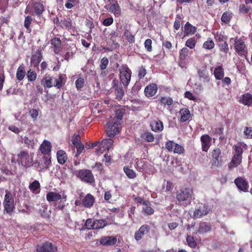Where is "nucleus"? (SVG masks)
I'll return each mask as SVG.
<instances>
[{
  "label": "nucleus",
  "instance_id": "nucleus-17",
  "mask_svg": "<svg viewBox=\"0 0 252 252\" xmlns=\"http://www.w3.org/2000/svg\"><path fill=\"white\" fill-rule=\"evenodd\" d=\"M112 88L114 90L115 99L119 101L121 100L125 94V92L122 85L114 83Z\"/></svg>",
  "mask_w": 252,
  "mask_h": 252
},
{
  "label": "nucleus",
  "instance_id": "nucleus-8",
  "mask_svg": "<svg viewBox=\"0 0 252 252\" xmlns=\"http://www.w3.org/2000/svg\"><path fill=\"white\" fill-rule=\"evenodd\" d=\"M193 191L189 188H183L177 192L176 198L179 202L184 201H190L192 198Z\"/></svg>",
  "mask_w": 252,
  "mask_h": 252
},
{
  "label": "nucleus",
  "instance_id": "nucleus-16",
  "mask_svg": "<svg viewBox=\"0 0 252 252\" xmlns=\"http://www.w3.org/2000/svg\"><path fill=\"white\" fill-rule=\"evenodd\" d=\"M211 137L208 134L202 135L200 137L201 148L203 152H207L211 146Z\"/></svg>",
  "mask_w": 252,
  "mask_h": 252
},
{
  "label": "nucleus",
  "instance_id": "nucleus-48",
  "mask_svg": "<svg viewBox=\"0 0 252 252\" xmlns=\"http://www.w3.org/2000/svg\"><path fill=\"white\" fill-rule=\"evenodd\" d=\"M124 36L129 43H133L135 42L134 35L129 30H126Z\"/></svg>",
  "mask_w": 252,
  "mask_h": 252
},
{
  "label": "nucleus",
  "instance_id": "nucleus-63",
  "mask_svg": "<svg viewBox=\"0 0 252 252\" xmlns=\"http://www.w3.org/2000/svg\"><path fill=\"white\" fill-rule=\"evenodd\" d=\"M175 144H176V143H174L173 141L169 140L165 143V148L168 151L172 152L174 149V147L175 146Z\"/></svg>",
  "mask_w": 252,
  "mask_h": 252
},
{
  "label": "nucleus",
  "instance_id": "nucleus-50",
  "mask_svg": "<svg viewBox=\"0 0 252 252\" xmlns=\"http://www.w3.org/2000/svg\"><path fill=\"white\" fill-rule=\"evenodd\" d=\"M40 187V185L39 182L37 180L34 181L32 183H31L29 186V189L33 192L35 193L36 191Z\"/></svg>",
  "mask_w": 252,
  "mask_h": 252
},
{
  "label": "nucleus",
  "instance_id": "nucleus-10",
  "mask_svg": "<svg viewBox=\"0 0 252 252\" xmlns=\"http://www.w3.org/2000/svg\"><path fill=\"white\" fill-rule=\"evenodd\" d=\"M57 247L48 241L44 242L42 245H37L36 248L37 252H57Z\"/></svg>",
  "mask_w": 252,
  "mask_h": 252
},
{
  "label": "nucleus",
  "instance_id": "nucleus-43",
  "mask_svg": "<svg viewBox=\"0 0 252 252\" xmlns=\"http://www.w3.org/2000/svg\"><path fill=\"white\" fill-rule=\"evenodd\" d=\"M141 137L147 142H153L155 139L154 135L150 132H145L141 135Z\"/></svg>",
  "mask_w": 252,
  "mask_h": 252
},
{
  "label": "nucleus",
  "instance_id": "nucleus-44",
  "mask_svg": "<svg viewBox=\"0 0 252 252\" xmlns=\"http://www.w3.org/2000/svg\"><path fill=\"white\" fill-rule=\"evenodd\" d=\"M184 32L187 34H194L196 32V28L193 27L191 24L187 22L185 25Z\"/></svg>",
  "mask_w": 252,
  "mask_h": 252
},
{
  "label": "nucleus",
  "instance_id": "nucleus-51",
  "mask_svg": "<svg viewBox=\"0 0 252 252\" xmlns=\"http://www.w3.org/2000/svg\"><path fill=\"white\" fill-rule=\"evenodd\" d=\"M215 44L213 41L210 38L208 39L203 44V47L206 49H212L214 48Z\"/></svg>",
  "mask_w": 252,
  "mask_h": 252
},
{
  "label": "nucleus",
  "instance_id": "nucleus-18",
  "mask_svg": "<svg viewBox=\"0 0 252 252\" xmlns=\"http://www.w3.org/2000/svg\"><path fill=\"white\" fill-rule=\"evenodd\" d=\"M152 131L156 132H159L164 128L163 124L162 121L157 119L153 121L150 125Z\"/></svg>",
  "mask_w": 252,
  "mask_h": 252
},
{
  "label": "nucleus",
  "instance_id": "nucleus-11",
  "mask_svg": "<svg viewBox=\"0 0 252 252\" xmlns=\"http://www.w3.org/2000/svg\"><path fill=\"white\" fill-rule=\"evenodd\" d=\"M234 182L240 190L244 192H247L249 191V183L246 179L241 177H239L234 180Z\"/></svg>",
  "mask_w": 252,
  "mask_h": 252
},
{
  "label": "nucleus",
  "instance_id": "nucleus-30",
  "mask_svg": "<svg viewBox=\"0 0 252 252\" xmlns=\"http://www.w3.org/2000/svg\"><path fill=\"white\" fill-rule=\"evenodd\" d=\"M52 145L51 143L47 140H44L40 145V151L42 154L46 155H49L51 152Z\"/></svg>",
  "mask_w": 252,
  "mask_h": 252
},
{
  "label": "nucleus",
  "instance_id": "nucleus-47",
  "mask_svg": "<svg viewBox=\"0 0 252 252\" xmlns=\"http://www.w3.org/2000/svg\"><path fill=\"white\" fill-rule=\"evenodd\" d=\"M32 17H25L24 26L26 29L27 32L29 33H30L32 31L30 25L32 24Z\"/></svg>",
  "mask_w": 252,
  "mask_h": 252
},
{
  "label": "nucleus",
  "instance_id": "nucleus-45",
  "mask_svg": "<svg viewBox=\"0 0 252 252\" xmlns=\"http://www.w3.org/2000/svg\"><path fill=\"white\" fill-rule=\"evenodd\" d=\"M107 225V223L104 220H95L94 229L103 228Z\"/></svg>",
  "mask_w": 252,
  "mask_h": 252
},
{
  "label": "nucleus",
  "instance_id": "nucleus-33",
  "mask_svg": "<svg viewBox=\"0 0 252 252\" xmlns=\"http://www.w3.org/2000/svg\"><path fill=\"white\" fill-rule=\"evenodd\" d=\"M214 74L217 80L222 79L224 75V72L222 65L218 66L215 68Z\"/></svg>",
  "mask_w": 252,
  "mask_h": 252
},
{
  "label": "nucleus",
  "instance_id": "nucleus-57",
  "mask_svg": "<svg viewBox=\"0 0 252 252\" xmlns=\"http://www.w3.org/2000/svg\"><path fill=\"white\" fill-rule=\"evenodd\" d=\"M134 200L137 203L143 204L145 206L151 205V203L148 200H144L142 198L137 196L134 198Z\"/></svg>",
  "mask_w": 252,
  "mask_h": 252
},
{
  "label": "nucleus",
  "instance_id": "nucleus-5",
  "mask_svg": "<svg viewBox=\"0 0 252 252\" xmlns=\"http://www.w3.org/2000/svg\"><path fill=\"white\" fill-rule=\"evenodd\" d=\"M121 82L125 87H127L130 81L131 71L126 64H123L119 69Z\"/></svg>",
  "mask_w": 252,
  "mask_h": 252
},
{
  "label": "nucleus",
  "instance_id": "nucleus-32",
  "mask_svg": "<svg viewBox=\"0 0 252 252\" xmlns=\"http://www.w3.org/2000/svg\"><path fill=\"white\" fill-rule=\"evenodd\" d=\"M147 162L143 159L137 158L135 160V167L140 172H143L146 168Z\"/></svg>",
  "mask_w": 252,
  "mask_h": 252
},
{
  "label": "nucleus",
  "instance_id": "nucleus-52",
  "mask_svg": "<svg viewBox=\"0 0 252 252\" xmlns=\"http://www.w3.org/2000/svg\"><path fill=\"white\" fill-rule=\"evenodd\" d=\"M218 46L220 47V51L224 53H227L229 51L228 44L226 41L219 43Z\"/></svg>",
  "mask_w": 252,
  "mask_h": 252
},
{
  "label": "nucleus",
  "instance_id": "nucleus-4",
  "mask_svg": "<svg viewBox=\"0 0 252 252\" xmlns=\"http://www.w3.org/2000/svg\"><path fill=\"white\" fill-rule=\"evenodd\" d=\"M3 205L4 210L9 215H11L15 209L14 199L11 192L6 189Z\"/></svg>",
  "mask_w": 252,
  "mask_h": 252
},
{
  "label": "nucleus",
  "instance_id": "nucleus-61",
  "mask_svg": "<svg viewBox=\"0 0 252 252\" xmlns=\"http://www.w3.org/2000/svg\"><path fill=\"white\" fill-rule=\"evenodd\" d=\"M152 41L151 39H147L144 42V47L148 52H151L152 49Z\"/></svg>",
  "mask_w": 252,
  "mask_h": 252
},
{
  "label": "nucleus",
  "instance_id": "nucleus-7",
  "mask_svg": "<svg viewBox=\"0 0 252 252\" xmlns=\"http://www.w3.org/2000/svg\"><path fill=\"white\" fill-rule=\"evenodd\" d=\"M121 123L115 120H110L107 123L106 134L110 137H114L119 133L121 130Z\"/></svg>",
  "mask_w": 252,
  "mask_h": 252
},
{
  "label": "nucleus",
  "instance_id": "nucleus-24",
  "mask_svg": "<svg viewBox=\"0 0 252 252\" xmlns=\"http://www.w3.org/2000/svg\"><path fill=\"white\" fill-rule=\"evenodd\" d=\"M51 43L54 47V52L56 54H59L62 51V42L60 38L54 37L51 40Z\"/></svg>",
  "mask_w": 252,
  "mask_h": 252
},
{
  "label": "nucleus",
  "instance_id": "nucleus-25",
  "mask_svg": "<svg viewBox=\"0 0 252 252\" xmlns=\"http://www.w3.org/2000/svg\"><path fill=\"white\" fill-rule=\"evenodd\" d=\"M179 114L180 115V122L182 123L186 122L189 120L191 117L190 111L188 108H183L180 110Z\"/></svg>",
  "mask_w": 252,
  "mask_h": 252
},
{
  "label": "nucleus",
  "instance_id": "nucleus-64",
  "mask_svg": "<svg viewBox=\"0 0 252 252\" xmlns=\"http://www.w3.org/2000/svg\"><path fill=\"white\" fill-rule=\"evenodd\" d=\"M250 10L251 8L249 6L244 4L240 5L239 7L240 12L243 14L248 13Z\"/></svg>",
  "mask_w": 252,
  "mask_h": 252
},
{
  "label": "nucleus",
  "instance_id": "nucleus-15",
  "mask_svg": "<svg viewBox=\"0 0 252 252\" xmlns=\"http://www.w3.org/2000/svg\"><path fill=\"white\" fill-rule=\"evenodd\" d=\"M197 73L200 81L204 83H208L210 82V77L206 66H203L199 68L197 70Z\"/></svg>",
  "mask_w": 252,
  "mask_h": 252
},
{
  "label": "nucleus",
  "instance_id": "nucleus-31",
  "mask_svg": "<svg viewBox=\"0 0 252 252\" xmlns=\"http://www.w3.org/2000/svg\"><path fill=\"white\" fill-rule=\"evenodd\" d=\"M242 160V156H233L231 160L228 164L229 168L237 167L241 164Z\"/></svg>",
  "mask_w": 252,
  "mask_h": 252
},
{
  "label": "nucleus",
  "instance_id": "nucleus-1",
  "mask_svg": "<svg viewBox=\"0 0 252 252\" xmlns=\"http://www.w3.org/2000/svg\"><path fill=\"white\" fill-rule=\"evenodd\" d=\"M41 84L45 88H50L53 86L60 89L63 84V75L60 74L58 78L53 79L49 75H45L41 81Z\"/></svg>",
  "mask_w": 252,
  "mask_h": 252
},
{
  "label": "nucleus",
  "instance_id": "nucleus-26",
  "mask_svg": "<svg viewBox=\"0 0 252 252\" xmlns=\"http://www.w3.org/2000/svg\"><path fill=\"white\" fill-rule=\"evenodd\" d=\"M116 237L113 236L103 237L100 240V244L105 246L114 245L116 243Z\"/></svg>",
  "mask_w": 252,
  "mask_h": 252
},
{
  "label": "nucleus",
  "instance_id": "nucleus-54",
  "mask_svg": "<svg viewBox=\"0 0 252 252\" xmlns=\"http://www.w3.org/2000/svg\"><path fill=\"white\" fill-rule=\"evenodd\" d=\"M233 148L235 151L234 155L237 156H242V154L243 153L244 151L243 148L241 147V143L237 145H234Z\"/></svg>",
  "mask_w": 252,
  "mask_h": 252
},
{
  "label": "nucleus",
  "instance_id": "nucleus-2",
  "mask_svg": "<svg viewBox=\"0 0 252 252\" xmlns=\"http://www.w3.org/2000/svg\"><path fill=\"white\" fill-rule=\"evenodd\" d=\"M233 39L234 40V49L236 53L241 57L246 56L248 51L244 38L236 37L235 38H231L230 40L231 41Z\"/></svg>",
  "mask_w": 252,
  "mask_h": 252
},
{
  "label": "nucleus",
  "instance_id": "nucleus-34",
  "mask_svg": "<svg viewBox=\"0 0 252 252\" xmlns=\"http://www.w3.org/2000/svg\"><path fill=\"white\" fill-rule=\"evenodd\" d=\"M26 75V71L25 66L23 64L20 65L17 68L16 77L18 81H21L23 80Z\"/></svg>",
  "mask_w": 252,
  "mask_h": 252
},
{
  "label": "nucleus",
  "instance_id": "nucleus-60",
  "mask_svg": "<svg viewBox=\"0 0 252 252\" xmlns=\"http://www.w3.org/2000/svg\"><path fill=\"white\" fill-rule=\"evenodd\" d=\"M196 44V41L194 38H190L186 42V46L190 49H193Z\"/></svg>",
  "mask_w": 252,
  "mask_h": 252
},
{
  "label": "nucleus",
  "instance_id": "nucleus-62",
  "mask_svg": "<svg viewBox=\"0 0 252 252\" xmlns=\"http://www.w3.org/2000/svg\"><path fill=\"white\" fill-rule=\"evenodd\" d=\"M203 88L202 85L199 83H195L193 88V91L197 94H200L203 91Z\"/></svg>",
  "mask_w": 252,
  "mask_h": 252
},
{
  "label": "nucleus",
  "instance_id": "nucleus-19",
  "mask_svg": "<svg viewBox=\"0 0 252 252\" xmlns=\"http://www.w3.org/2000/svg\"><path fill=\"white\" fill-rule=\"evenodd\" d=\"M213 163L215 165H219L221 162V152L219 148L214 149L212 152Z\"/></svg>",
  "mask_w": 252,
  "mask_h": 252
},
{
  "label": "nucleus",
  "instance_id": "nucleus-14",
  "mask_svg": "<svg viewBox=\"0 0 252 252\" xmlns=\"http://www.w3.org/2000/svg\"><path fill=\"white\" fill-rule=\"evenodd\" d=\"M60 17L61 19H59L58 17H56V18L54 19V22L57 24V26L68 30L71 29L72 26L70 19L66 20L65 18H63V17Z\"/></svg>",
  "mask_w": 252,
  "mask_h": 252
},
{
  "label": "nucleus",
  "instance_id": "nucleus-38",
  "mask_svg": "<svg viewBox=\"0 0 252 252\" xmlns=\"http://www.w3.org/2000/svg\"><path fill=\"white\" fill-rule=\"evenodd\" d=\"M118 36V33L116 31H112L109 35V40L108 43L110 45L117 46L118 43L116 41V39Z\"/></svg>",
  "mask_w": 252,
  "mask_h": 252
},
{
  "label": "nucleus",
  "instance_id": "nucleus-53",
  "mask_svg": "<svg viewBox=\"0 0 252 252\" xmlns=\"http://www.w3.org/2000/svg\"><path fill=\"white\" fill-rule=\"evenodd\" d=\"M85 226L88 229H94L95 220L92 219H88L85 222Z\"/></svg>",
  "mask_w": 252,
  "mask_h": 252
},
{
  "label": "nucleus",
  "instance_id": "nucleus-20",
  "mask_svg": "<svg viewBox=\"0 0 252 252\" xmlns=\"http://www.w3.org/2000/svg\"><path fill=\"white\" fill-rule=\"evenodd\" d=\"M95 202L94 197L91 193H88L82 201V204L85 208H90Z\"/></svg>",
  "mask_w": 252,
  "mask_h": 252
},
{
  "label": "nucleus",
  "instance_id": "nucleus-49",
  "mask_svg": "<svg viewBox=\"0 0 252 252\" xmlns=\"http://www.w3.org/2000/svg\"><path fill=\"white\" fill-rule=\"evenodd\" d=\"M27 77L29 81L33 82L37 78V74L35 71L30 69L28 71Z\"/></svg>",
  "mask_w": 252,
  "mask_h": 252
},
{
  "label": "nucleus",
  "instance_id": "nucleus-37",
  "mask_svg": "<svg viewBox=\"0 0 252 252\" xmlns=\"http://www.w3.org/2000/svg\"><path fill=\"white\" fill-rule=\"evenodd\" d=\"M126 110L124 108L117 109L115 111V116L111 120H115L116 121L121 123L123 118V115L125 113Z\"/></svg>",
  "mask_w": 252,
  "mask_h": 252
},
{
  "label": "nucleus",
  "instance_id": "nucleus-55",
  "mask_svg": "<svg viewBox=\"0 0 252 252\" xmlns=\"http://www.w3.org/2000/svg\"><path fill=\"white\" fill-rule=\"evenodd\" d=\"M244 134L246 138L252 139V127L245 126L244 130Z\"/></svg>",
  "mask_w": 252,
  "mask_h": 252
},
{
  "label": "nucleus",
  "instance_id": "nucleus-39",
  "mask_svg": "<svg viewBox=\"0 0 252 252\" xmlns=\"http://www.w3.org/2000/svg\"><path fill=\"white\" fill-rule=\"evenodd\" d=\"M109 12L113 13L115 16L119 15L121 14V8L117 3L111 5L108 9Z\"/></svg>",
  "mask_w": 252,
  "mask_h": 252
},
{
  "label": "nucleus",
  "instance_id": "nucleus-36",
  "mask_svg": "<svg viewBox=\"0 0 252 252\" xmlns=\"http://www.w3.org/2000/svg\"><path fill=\"white\" fill-rule=\"evenodd\" d=\"M33 11L36 14L40 15L44 11V7L40 2L34 3L32 7Z\"/></svg>",
  "mask_w": 252,
  "mask_h": 252
},
{
  "label": "nucleus",
  "instance_id": "nucleus-9",
  "mask_svg": "<svg viewBox=\"0 0 252 252\" xmlns=\"http://www.w3.org/2000/svg\"><path fill=\"white\" fill-rule=\"evenodd\" d=\"M210 209L208 205L203 204H199L195 208L192 217L194 219L200 218L204 216L207 215L210 212Z\"/></svg>",
  "mask_w": 252,
  "mask_h": 252
},
{
  "label": "nucleus",
  "instance_id": "nucleus-13",
  "mask_svg": "<svg viewBox=\"0 0 252 252\" xmlns=\"http://www.w3.org/2000/svg\"><path fill=\"white\" fill-rule=\"evenodd\" d=\"M42 59V50L40 48H39L35 51V52L32 55L31 57V66H32L34 67H38Z\"/></svg>",
  "mask_w": 252,
  "mask_h": 252
},
{
  "label": "nucleus",
  "instance_id": "nucleus-27",
  "mask_svg": "<svg viewBox=\"0 0 252 252\" xmlns=\"http://www.w3.org/2000/svg\"><path fill=\"white\" fill-rule=\"evenodd\" d=\"M43 164H39L40 170L39 171H44L49 169V166L51 163V157L49 155H44L43 158Z\"/></svg>",
  "mask_w": 252,
  "mask_h": 252
},
{
  "label": "nucleus",
  "instance_id": "nucleus-59",
  "mask_svg": "<svg viewBox=\"0 0 252 252\" xmlns=\"http://www.w3.org/2000/svg\"><path fill=\"white\" fill-rule=\"evenodd\" d=\"M109 63L108 59L107 57H103L100 61V68L101 70H104L108 66Z\"/></svg>",
  "mask_w": 252,
  "mask_h": 252
},
{
  "label": "nucleus",
  "instance_id": "nucleus-58",
  "mask_svg": "<svg viewBox=\"0 0 252 252\" xmlns=\"http://www.w3.org/2000/svg\"><path fill=\"white\" fill-rule=\"evenodd\" d=\"M67 52L64 55V60L68 61L69 59L73 57L76 52V50H72V49H67Z\"/></svg>",
  "mask_w": 252,
  "mask_h": 252
},
{
  "label": "nucleus",
  "instance_id": "nucleus-42",
  "mask_svg": "<svg viewBox=\"0 0 252 252\" xmlns=\"http://www.w3.org/2000/svg\"><path fill=\"white\" fill-rule=\"evenodd\" d=\"M189 50L186 48H183L179 52V59L181 62L183 63L188 55Z\"/></svg>",
  "mask_w": 252,
  "mask_h": 252
},
{
  "label": "nucleus",
  "instance_id": "nucleus-56",
  "mask_svg": "<svg viewBox=\"0 0 252 252\" xmlns=\"http://www.w3.org/2000/svg\"><path fill=\"white\" fill-rule=\"evenodd\" d=\"M172 152H173L174 153L182 154L184 153L185 149L183 146L177 143H176Z\"/></svg>",
  "mask_w": 252,
  "mask_h": 252
},
{
  "label": "nucleus",
  "instance_id": "nucleus-21",
  "mask_svg": "<svg viewBox=\"0 0 252 252\" xmlns=\"http://www.w3.org/2000/svg\"><path fill=\"white\" fill-rule=\"evenodd\" d=\"M158 86L156 84H150L147 86L144 90L145 95L148 97L155 95L158 91Z\"/></svg>",
  "mask_w": 252,
  "mask_h": 252
},
{
  "label": "nucleus",
  "instance_id": "nucleus-35",
  "mask_svg": "<svg viewBox=\"0 0 252 252\" xmlns=\"http://www.w3.org/2000/svg\"><path fill=\"white\" fill-rule=\"evenodd\" d=\"M58 161L61 164H64L67 159V156L66 153L63 150H59L57 153Z\"/></svg>",
  "mask_w": 252,
  "mask_h": 252
},
{
  "label": "nucleus",
  "instance_id": "nucleus-22",
  "mask_svg": "<svg viewBox=\"0 0 252 252\" xmlns=\"http://www.w3.org/2000/svg\"><path fill=\"white\" fill-rule=\"evenodd\" d=\"M239 102L248 106L252 105V95L249 93L243 94L239 98Z\"/></svg>",
  "mask_w": 252,
  "mask_h": 252
},
{
  "label": "nucleus",
  "instance_id": "nucleus-28",
  "mask_svg": "<svg viewBox=\"0 0 252 252\" xmlns=\"http://www.w3.org/2000/svg\"><path fill=\"white\" fill-rule=\"evenodd\" d=\"M62 199V195L57 192L50 191L46 194V199L49 202H56Z\"/></svg>",
  "mask_w": 252,
  "mask_h": 252
},
{
  "label": "nucleus",
  "instance_id": "nucleus-23",
  "mask_svg": "<svg viewBox=\"0 0 252 252\" xmlns=\"http://www.w3.org/2000/svg\"><path fill=\"white\" fill-rule=\"evenodd\" d=\"M113 143V140L111 138H108L103 140L99 146L100 153H102L105 150H109V149L111 148Z\"/></svg>",
  "mask_w": 252,
  "mask_h": 252
},
{
  "label": "nucleus",
  "instance_id": "nucleus-40",
  "mask_svg": "<svg viewBox=\"0 0 252 252\" xmlns=\"http://www.w3.org/2000/svg\"><path fill=\"white\" fill-rule=\"evenodd\" d=\"M158 100L161 104L164 105L170 106L173 103L172 98L169 96H160L158 98Z\"/></svg>",
  "mask_w": 252,
  "mask_h": 252
},
{
  "label": "nucleus",
  "instance_id": "nucleus-3",
  "mask_svg": "<svg viewBox=\"0 0 252 252\" xmlns=\"http://www.w3.org/2000/svg\"><path fill=\"white\" fill-rule=\"evenodd\" d=\"M75 175L82 182L88 184H92L95 182V179L92 171L89 169H81L76 171Z\"/></svg>",
  "mask_w": 252,
  "mask_h": 252
},
{
  "label": "nucleus",
  "instance_id": "nucleus-12",
  "mask_svg": "<svg viewBox=\"0 0 252 252\" xmlns=\"http://www.w3.org/2000/svg\"><path fill=\"white\" fill-rule=\"evenodd\" d=\"M151 227L148 224H143L134 234V238L136 241L141 240L145 235H147L150 231Z\"/></svg>",
  "mask_w": 252,
  "mask_h": 252
},
{
  "label": "nucleus",
  "instance_id": "nucleus-46",
  "mask_svg": "<svg viewBox=\"0 0 252 252\" xmlns=\"http://www.w3.org/2000/svg\"><path fill=\"white\" fill-rule=\"evenodd\" d=\"M124 171L127 177L129 179L135 178L136 176V173L131 169L128 167L125 166L124 167Z\"/></svg>",
  "mask_w": 252,
  "mask_h": 252
},
{
  "label": "nucleus",
  "instance_id": "nucleus-29",
  "mask_svg": "<svg viewBox=\"0 0 252 252\" xmlns=\"http://www.w3.org/2000/svg\"><path fill=\"white\" fill-rule=\"evenodd\" d=\"M211 230V226L205 222H200L199 224V227L197 231L194 233V234L197 233H204L210 231Z\"/></svg>",
  "mask_w": 252,
  "mask_h": 252
},
{
  "label": "nucleus",
  "instance_id": "nucleus-41",
  "mask_svg": "<svg viewBox=\"0 0 252 252\" xmlns=\"http://www.w3.org/2000/svg\"><path fill=\"white\" fill-rule=\"evenodd\" d=\"M186 241L188 245L191 248H195L197 246L196 241L193 236L190 235H187L186 236Z\"/></svg>",
  "mask_w": 252,
  "mask_h": 252
},
{
  "label": "nucleus",
  "instance_id": "nucleus-6",
  "mask_svg": "<svg viewBox=\"0 0 252 252\" xmlns=\"http://www.w3.org/2000/svg\"><path fill=\"white\" fill-rule=\"evenodd\" d=\"M33 154H29L26 151H22L18 155V160L22 166L26 168L31 167L32 165Z\"/></svg>",
  "mask_w": 252,
  "mask_h": 252
}]
</instances>
